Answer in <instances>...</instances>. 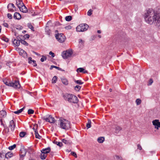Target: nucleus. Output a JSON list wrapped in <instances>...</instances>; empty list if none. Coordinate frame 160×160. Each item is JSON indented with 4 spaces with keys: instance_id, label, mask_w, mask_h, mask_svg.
Here are the masks:
<instances>
[{
    "instance_id": "obj_1",
    "label": "nucleus",
    "mask_w": 160,
    "mask_h": 160,
    "mask_svg": "<svg viewBox=\"0 0 160 160\" xmlns=\"http://www.w3.org/2000/svg\"><path fill=\"white\" fill-rule=\"evenodd\" d=\"M144 18L147 23L153 24L156 28L160 29V16L155 10L152 8L146 10Z\"/></svg>"
},
{
    "instance_id": "obj_2",
    "label": "nucleus",
    "mask_w": 160,
    "mask_h": 160,
    "mask_svg": "<svg viewBox=\"0 0 160 160\" xmlns=\"http://www.w3.org/2000/svg\"><path fill=\"white\" fill-rule=\"evenodd\" d=\"M63 97L65 101L69 102L77 103L78 102V98L72 94L66 93L63 95Z\"/></svg>"
},
{
    "instance_id": "obj_3",
    "label": "nucleus",
    "mask_w": 160,
    "mask_h": 160,
    "mask_svg": "<svg viewBox=\"0 0 160 160\" xmlns=\"http://www.w3.org/2000/svg\"><path fill=\"white\" fill-rule=\"evenodd\" d=\"M60 127L64 129H68L71 128L70 122L64 119H60L59 120Z\"/></svg>"
},
{
    "instance_id": "obj_4",
    "label": "nucleus",
    "mask_w": 160,
    "mask_h": 160,
    "mask_svg": "<svg viewBox=\"0 0 160 160\" xmlns=\"http://www.w3.org/2000/svg\"><path fill=\"white\" fill-rule=\"evenodd\" d=\"M3 82L6 85L12 86L15 88H19L20 87V85L18 81H15L14 82H10L7 80L3 79Z\"/></svg>"
},
{
    "instance_id": "obj_5",
    "label": "nucleus",
    "mask_w": 160,
    "mask_h": 160,
    "mask_svg": "<svg viewBox=\"0 0 160 160\" xmlns=\"http://www.w3.org/2000/svg\"><path fill=\"white\" fill-rule=\"evenodd\" d=\"M89 26L86 24H81L78 25L76 28V30L77 32H83L87 30Z\"/></svg>"
},
{
    "instance_id": "obj_6",
    "label": "nucleus",
    "mask_w": 160,
    "mask_h": 160,
    "mask_svg": "<svg viewBox=\"0 0 160 160\" xmlns=\"http://www.w3.org/2000/svg\"><path fill=\"white\" fill-rule=\"evenodd\" d=\"M73 53L72 50L69 49L66 51H64L62 53V56L64 59H67L70 57Z\"/></svg>"
},
{
    "instance_id": "obj_7",
    "label": "nucleus",
    "mask_w": 160,
    "mask_h": 160,
    "mask_svg": "<svg viewBox=\"0 0 160 160\" xmlns=\"http://www.w3.org/2000/svg\"><path fill=\"white\" fill-rule=\"evenodd\" d=\"M42 119L45 120L46 122H49L51 123H54L55 122V118L51 115H48L42 118Z\"/></svg>"
},
{
    "instance_id": "obj_8",
    "label": "nucleus",
    "mask_w": 160,
    "mask_h": 160,
    "mask_svg": "<svg viewBox=\"0 0 160 160\" xmlns=\"http://www.w3.org/2000/svg\"><path fill=\"white\" fill-rule=\"evenodd\" d=\"M55 37L57 40L61 43L64 42L66 39L65 36L62 33L56 34Z\"/></svg>"
},
{
    "instance_id": "obj_9",
    "label": "nucleus",
    "mask_w": 160,
    "mask_h": 160,
    "mask_svg": "<svg viewBox=\"0 0 160 160\" xmlns=\"http://www.w3.org/2000/svg\"><path fill=\"white\" fill-rule=\"evenodd\" d=\"M16 50L19 52V54L21 56H22L24 58H26L27 57V53L23 50L19 48H17L16 49Z\"/></svg>"
},
{
    "instance_id": "obj_10",
    "label": "nucleus",
    "mask_w": 160,
    "mask_h": 160,
    "mask_svg": "<svg viewBox=\"0 0 160 160\" xmlns=\"http://www.w3.org/2000/svg\"><path fill=\"white\" fill-rule=\"evenodd\" d=\"M0 121L1 122V125H3L4 128L2 132L3 134L4 135H6L9 132V128L6 125H4L3 123L2 119H0Z\"/></svg>"
},
{
    "instance_id": "obj_11",
    "label": "nucleus",
    "mask_w": 160,
    "mask_h": 160,
    "mask_svg": "<svg viewBox=\"0 0 160 160\" xmlns=\"http://www.w3.org/2000/svg\"><path fill=\"white\" fill-rule=\"evenodd\" d=\"M8 11L10 12H13L16 10V7L12 3H10L8 4Z\"/></svg>"
},
{
    "instance_id": "obj_12",
    "label": "nucleus",
    "mask_w": 160,
    "mask_h": 160,
    "mask_svg": "<svg viewBox=\"0 0 160 160\" xmlns=\"http://www.w3.org/2000/svg\"><path fill=\"white\" fill-rule=\"evenodd\" d=\"M153 125L155 126V128L158 129V128L160 127V122L158 120L156 119L152 122Z\"/></svg>"
},
{
    "instance_id": "obj_13",
    "label": "nucleus",
    "mask_w": 160,
    "mask_h": 160,
    "mask_svg": "<svg viewBox=\"0 0 160 160\" xmlns=\"http://www.w3.org/2000/svg\"><path fill=\"white\" fill-rule=\"evenodd\" d=\"M15 126V125L14 121L13 120H12L10 121L9 126L8 127V128H10L11 131H13L14 129Z\"/></svg>"
},
{
    "instance_id": "obj_14",
    "label": "nucleus",
    "mask_w": 160,
    "mask_h": 160,
    "mask_svg": "<svg viewBox=\"0 0 160 160\" xmlns=\"http://www.w3.org/2000/svg\"><path fill=\"white\" fill-rule=\"evenodd\" d=\"M27 151L25 148H22L21 149L20 151V155L21 157H23L26 154Z\"/></svg>"
},
{
    "instance_id": "obj_15",
    "label": "nucleus",
    "mask_w": 160,
    "mask_h": 160,
    "mask_svg": "<svg viewBox=\"0 0 160 160\" xmlns=\"http://www.w3.org/2000/svg\"><path fill=\"white\" fill-rule=\"evenodd\" d=\"M13 42L14 45H15L17 46H18L20 44V40L19 39V38L18 37H17V39H14Z\"/></svg>"
},
{
    "instance_id": "obj_16",
    "label": "nucleus",
    "mask_w": 160,
    "mask_h": 160,
    "mask_svg": "<svg viewBox=\"0 0 160 160\" xmlns=\"http://www.w3.org/2000/svg\"><path fill=\"white\" fill-rule=\"evenodd\" d=\"M19 9L23 13H26L28 12L27 8L24 4Z\"/></svg>"
},
{
    "instance_id": "obj_17",
    "label": "nucleus",
    "mask_w": 160,
    "mask_h": 160,
    "mask_svg": "<svg viewBox=\"0 0 160 160\" xmlns=\"http://www.w3.org/2000/svg\"><path fill=\"white\" fill-rule=\"evenodd\" d=\"M113 128L115 129V132L116 133H118L122 129V128L120 126L118 125L114 126Z\"/></svg>"
},
{
    "instance_id": "obj_18",
    "label": "nucleus",
    "mask_w": 160,
    "mask_h": 160,
    "mask_svg": "<svg viewBox=\"0 0 160 160\" xmlns=\"http://www.w3.org/2000/svg\"><path fill=\"white\" fill-rule=\"evenodd\" d=\"M50 148L48 147V148L42 149L41 151V152H43L47 155V154L50 152Z\"/></svg>"
},
{
    "instance_id": "obj_19",
    "label": "nucleus",
    "mask_w": 160,
    "mask_h": 160,
    "mask_svg": "<svg viewBox=\"0 0 160 160\" xmlns=\"http://www.w3.org/2000/svg\"><path fill=\"white\" fill-rule=\"evenodd\" d=\"M13 17L15 19L19 20L21 18V16L19 13L16 12L14 13Z\"/></svg>"
},
{
    "instance_id": "obj_20",
    "label": "nucleus",
    "mask_w": 160,
    "mask_h": 160,
    "mask_svg": "<svg viewBox=\"0 0 160 160\" xmlns=\"http://www.w3.org/2000/svg\"><path fill=\"white\" fill-rule=\"evenodd\" d=\"M16 4L19 8L24 5L23 2L21 0H18V1H17Z\"/></svg>"
},
{
    "instance_id": "obj_21",
    "label": "nucleus",
    "mask_w": 160,
    "mask_h": 160,
    "mask_svg": "<svg viewBox=\"0 0 160 160\" xmlns=\"http://www.w3.org/2000/svg\"><path fill=\"white\" fill-rule=\"evenodd\" d=\"M13 156V154L11 152H8L7 153L5 154V157L6 158L8 159L9 158L11 157H12Z\"/></svg>"
},
{
    "instance_id": "obj_22",
    "label": "nucleus",
    "mask_w": 160,
    "mask_h": 160,
    "mask_svg": "<svg viewBox=\"0 0 160 160\" xmlns=\"http://www.w3.org/2000/svg\"><path fill=\"white\" fill-rule=\"evenodd\" d=\"M62 141L63 143L67 145H69L71 143V142L70 141L67 140L65 139H63Z\"/></svg>"
},
{
    "instance_id": "obj_23",
    "label": "nucleus",
    "mask_w": 160,
    "mask_h": 160,
    "mask_svg": "<svg viewBox=\"0 0 160 160\" xmlns=\"http://www.w3.org/2000/svg\"><path fill=\"white\" fill-rule=\"evenodd\" d=\"M47 156V155L46 154L42 152L40 155V158L42 160L45 159Z\"/></svg>"
},
{
    "instance_id": "obj_24",
    "label": "nucleus",
    "mask_w": 160,
    "mask_h": 160,
    "mask_svg": "<svg viewBox=\"0 0 160 160\" xmlns=\"http://www.w3.org/2000/svg\"><path fill=\"white\" fill-rule=\"evenodd\" d=\"M104 140V138L103 137H100L97 139L98 142L100 143H102Z\"/></svg>"
},
{
    "instance_id": "obj_25",
    "label": "nucleus",
    "mask_w": 160,
    "mask_h": 160,
    "mask_svg": "<svg viewBox=\"0 0 160 160\" xmlns=\"http://www.w3.org/2000/svg\"><path fill=\"white\" fill-rule=\"evenodd\" d=\"M62 83L65 85H67L68 82L66 78H62L61 79Z\"/></svg>"
},
{
    "instance_id": "obj_26",
    "label": "nucleus",
    "mask_w": 160,
    "mask_h": 160,
    "mask_svg": "<svg viewBox=\"0 0 160 160\" xmlns=\"http://www.w3.org/2000/svg\"><path fill=\"white\" fill-rule=\"evenodd\" d=\"M35 136L36 138L41 139L42 137L41 136H40L39 134H38V132L37 131H35Z\"/></svg>"
},
{
    "instance_id": "obj_27",
    "label": "nucleus",
    "mask_w": 160,
    "mask_h": 160,
    "mask_svg": "<svg viewBox=\"0 0 160 160\" xmlns=\"http://www.w3.org/2000/svg\"><path fill=\"white\" fill-rule=\"evenodd\" d=\"M24 108V107L22 108L17 111L14 112H13L15 114H19L21 113L22 111Z\"/></svg>"
},
{
    "instance_id": "obj_28",
    "label": "nucleus",
    "mask_w": 160,
    "mask_h": 160,
    "mask_svg": "<svg viewBox=\"0 0 160 160\" xmlns=\"http://www.w3.org/2000/svg\"><path fill=\"white\" fill-rule=\"evenodd\" d=\"M0 114L3 117H5L6 115V112L5 111H1L0 112Z\"/></svg>"
},
{
    "instance_id": "obj_29",
    "label": "nucleus",
    "mask_w": 160,
    "mask_h": 160,
    "mask_svg": "<svg viewBox=\"0 0 160 160\" xmlns=\"http://www.w3.org/2000/svg\"><path fill=\"white\" fill-rule=\"evenodd\" d=\"M53 142L60 147H62V143L61 142H58L57 141H55Z\"/></svg>"
},
{
    "instance_id": "obj_30",
    "label": "nucleus",
    "mask_w": 160,
    "mask_h": 160,
    "mask_svg": "<svg viewBox=\"0 0 160 160\" xmlns=\"http://www.w3.org/2000/svg\"><path fill=\"white\" fill-rule=\"evenodd\" d=\"M20 42L22 44L25 46H28V44L25 40H23L20 39Z\"/></svg>"
},
{
    "instance_id": "obj_31",
    "label": "nucleus",
    "mask_w": 160,
    "mask_h": 160,
    "mask_svg": "<svg viewBox=\"0 0 160 160\" xmlns=\"http://www.w3.org/2000/svg\"><path fill=\"white\" fill-rule=\"evenodd\" d=\"M86 126L88 129L91 127V121L90 120H88V122Z\"/></svg>"
},
{
    "instance_id": "obj_32",
    "label": "nucleus",
    "mask_w": 160,
    "mask_h": 160,
    "mask_svg": "<svg viewBox=\"0 0 160 160\" xmlns=\"http://www.w3.org/2000/svg\"><path fill=\"white\" fill-rule=\"evenodd\" d=\"M65 20L67 21H70L72 20V17L71 16H68L66 17Z\"/></svg>"
},
{
    "instance_id": "obj_33",
    "label": "nucleus",
    "mask_w": 160,
    "mask_h": 160,
    "mask_svg": "<svg viewBox=\"0 0 160 160\" xmlns=\"http://www.w3.org/2000/svg\"><path fill=\"white\" fill-rule=\"evenodd\" d=\"M57 77L56 76H54L52 78V83H55L56 82L57 80Z\"/></svg>"
},
{
    "instance_id": "obj_34",
    "label": "nucleus",
    "mask_w": 160,
    "mask_h": 160,
    "mask_svg": "<svg viewBox=\"0 0 160 160\" xmlns=\"http://www.w3.org/2000/svg\"><path fill=\"white\" fill-rule=\"evenodd\" d=\"M26 135V133L25 132H22L20 133L19 136L20 137L23 138Z\"/></svg>"
},
{
    "instance_id": "obj_35",
    "label": "nucleus",
    "mask_w": 160,
    "mask_h": 160,
    "mask_svg": "<svg viewBox=\"0 0 160 160\" xmlns=\"http://www.w3.org/2000/svg\"><path fill=\"white\" fill-rule=\"evenodd\" d=\"M84 70V69L82 68H79L77 69V72H83Z\"/></svg>"
},
{
    "instance_id": "obj_36",
    "label": "nucleus",
    "mask_w": 160,
    "mask_h": 160,
    "mask_svg": "<svg viewBox=\"0 0 160 160\" xmlns=\"http://www.w3.org/2000/svg\"><path fill=\"white\" fill-rule=\"evenodd\" d=\"M153 82V80L152 79L150 78L148 82V83L147 84L148 86H150L152 85V83Z\"/></svg>"
},
{
    "instance_id": "obj_37",
    "label": "nucleus",
    "mask_w": 160,
    "mask_h": 160,
    "mask_svg": "<svg viewBox=\"0 0 160 160\" xmlns=\"http://www.w3.org/2000/svg\"><path fill=\"white\" fill-rule=\"evenodd\" d=\"M16 147V145L14 144L12 146L9 147L8 148L10 150H12Z\"/></svg>"
},
{
    "instance_id": "obj_38",
    "label": "nucleus",
    "mask_w": 160,
    "mask_h": 160,
    "mask_svg": "<svg viewBox=\"0 0 160 160\" xmlns=\"http://www.w3.org/2000/svg\"><path fill=\"white\" fill-rule=\"evenodd\" d=\"M75 82L77 84H78L79 85H81L83 83V82H82L81 80H75Z\"/></svg>"
},
{
    "instance_id": "obj_39",
    "label": "nucleus",
    "mask_w": 160,
    "mask_h": 160,
    "mask_svg": "<svg viewBox=\"0 0 160 160\" xmlns=\"http://www.w3.org/2000/svg\"><path fill=\"white\" fill-rule=\"evenodd\" d=\"M34 112V110L31 109H29L28 110V114H32Z\"/></svg>"
},
{
    "instance_id": "obj_40",
    "label": "nucleus",
    "mask_w": 160,
    "mask_h": 160,
    "mask_svg": "<svg viewBox=\"0 0 160 160\" xmlns=\"http://www.w3.org/2000/svg\"><path fill=\"white\" fill-rule=\"evenodd\" d=\"M38 127V125L37 124H35L34 125V127L33 128V129L34 130V132H35V131H37V129Z\"/></svg>"
},
{
    "instance_id": "obj_41",
    "label": "nucleus",
    "mask_w": 160,
    "mask_h": 160,
    "mask_svg": "<svg viewBox=\"0 0 160 160\" xmlns=\"http://www.w3.org/2000/svg\"><path fill=\"white\" fill-rule=\"evenodd\" d=\"M81 87L79 85H77L75 87V89L76 91H78L81 88Z\"/></svg>"
},
{
    "instance_id": "obj_42",
    "label": "nucleus",
    "mask_w": 160,
    "mask_h": 160,
    "mask_svg": "<svg viewBox=\"0 0 160 160\" xmlns=\"http://www.w3.org/2000/svg\"><path fill=\"white\" fill-rule=\"evenodd\" d=\"M47 59V58L46 57L42 56V58L41 59V61L42 62H43L44 61L46 60Z\"/></svg>"
},
{
    "instance_id": "obj_43",
    "label": "nucleus",
    "mask_w": 160,
    "mask_h": 160,
    "mask_svg": "<svg viewBox=\"0 0 160 160\" xmlns=\"http://www.w3.org/2000/svg\"><path fill=\"white\" fill-rule=\"evenodd\" d=\"M28 28H30V29H31L32 31H34V28L32 26V25H31L30 24H28Z\"/></svg>"
},
{
    "instance_id": "obj_44",
    "label": "nucleus",
    "mask_w": 160,
    "mask_h": 160,
    "mask_svg": "<svg viewBox=\"0 0 160 160\" xmlns=\"http://www.w3.org/2000/svg\"><path fill=\"white\" fill-rule=\"evenodd\" d=\"M2 40L6 42H8L9 41V39L8 38L5 37H2Z\"/></svg>"
},
{
    "instance_id": "obj_45",
    "label": "nucleus",
    "mask_w": 160,
    "mask_h": 160,
    "mask_svg": "<svg viewBox=\"0 0 160 160\" xmlns=\"http://www.w3.org/2000/svg\"><path fill=\"white\" fill-rule=\"evenodd\" d=\"M55 68L59 70H60V69H61V68H60L59 67H58L57 66H53V65H52L51 66L50 68V69H52V68Z\"/></svg>"
},
{
    "instance_id": "obj_46",
    "label": "nucleus",
    "mask_w": 160,
    "mask_h": 160,
    "mask_svg": "<svg viewBox=\"0 0 160 160\" xmlns=\"http://www.w3.org/2000/svg\"><path fill=\"white\" fill-rule=\"evenodd\" d=\"M92 11L91 9H90L87 12V14L88 16H90L92 14Z\"/></svg>"
},
{
    "instance_id": "obj_47",
    "label": "nucleus",
    "mask_w": 160,
    "mask_h": 160,
    "mask_svg": "<svg viewBox=\"0 0 160 160\" xmlns=\"http://www.w3.org/2000/svg\"><path fill=\"white\" fill-rule=\"evenodd\" d=\"M72 155L74 156L75 158H77V156L76 152H72L71 153Z\"/></svg>"
},
{
    "instance_id": "obj_48",
    "label": "nucleus",
    "mask_w": 160,
    "mask_h": 160,
    "mask_svg": "<svg viewBox=\"0 0 160 160\" xmlns=\"http://www.w3.org/2000/svg\"><path fill=\"white\" fill-rule=\"evenodd\" d=\"M136 102L137 105H139L140 104V99L138 98L136 99Z\"/></svg>"
},
{
    "instance_id": "obj_49",
    "label": "nucleus",
    "mask_w": 160,
    "mask_h": 160,
    "mask_svg": "<svg viewBox=\"0 0 160 160\" xmlns=\"http://www.w3.org/2000/svg\"><path fill=\"white\" fill-rule=\"evenodd\" d=\"M23 38L25 39H28L29 38V35L28 34H25L23 36Z\"/></svg>"
},
{
    "instance_id": "obj_50",
    "label": "nucleus",
    "mask_w": 160,
    "mask_h": 160,
    "mask_svg": "<svg viewBox=\"0 0 160 160\" xmlns=\"http://www.w3.org/2000/svg\"><path fill=\"white\" fill-rule=\"evenodd\" d=\"M115 157L116 159H119L120 160H122V158L121 157H120L118 156H116Z\"/></svg>"
},
{
    "instance_id": "obj_51",
    "label": "nucleus",
    "mask_w": 160,
    "mask_h": 160,
    "mask_svg": "<svg viewBox=\"0 0 160 160\" xmlns=\"http://www.w3.org/2000/svg\"><path fill=\"white\" fill-rule=\"evenodd\" d=\"M72 27L70 25L65 27V28L67 30H69L71 29Z\"/></svg>"
},
{
    "instance_id": "obj_52",
    "label": "nucleus",
    "mask_w": 160,
    "mask_h": 160,
    "mask_svg": "<svg viewBox=\"0 0 160 160\" xmlns=\"http://www.w3.org/2000/svg\"><path fill=\"white\" fill-rule=\"evenodd\" d=\"M49 54L50 55H51L52 57L53 58L54 57L55 55L54 53L50 51L49 52Z\"/></svg>"
},
{
    "instance_id": "obj_53",
    "label": "nucleus",
    "mask_w": 160,
    "mask_h": 160,
    "mask_svg": "<svg viewBox=\"0 0 160 160\" xmlns=\"http://www.w3.org/2000/svg\"><path fill=\"white\" fill-rule=\"evenodd\" d=\"M32 58L31 57H29L28 58V62L30 63H31L32 61Z\"/></svg>"
},
{
    "instance_id": "obj_54",
    "label": "nucleus",
    "mask_w": 160,
    "mask_h": 160,
    "mask_svg": "<svg viewBox=\"0 0 160 160\" xmlns=\"http://www.w3.org/2000/svg\"><path fill=\"white\" fill-rule=\"evenodd\" d=\"M7 16H8V18L9 19H11L12 18V15L10 13H8L7 14Z\"/></svg>"
},
{
    "instance_id": "obj_55",
    "label": "nucleus",
    "mask_w": 160,
    "mask_h": 160,
    "mask_svg": "<svg viewBox=\"0 0 160 160\" xmlns=\"http://www.w3.org/2000/svg\"><path fill=\"white\" fill-rule=\"evenodd\" d=\"M32 62L33 63V66L35 67L37 66V64L36 63V61L32 60Z\"/></svg>"
},
{
    "instance_id": "obj_56",
    "label": "nucleus",
    "mask_w": 160,
    "mask_h": 160,
    "mask_svg": "<svg viewBox=\"0 0 160 160\" xmlns=\"http://www.w3.org/2000/svg\"><path fill=\"white\" fill-rule=\"evenodd\" d=\"M3 26L6 27L8 28V24L6 23H4L3 24Z\"/></svg>"
},
{
    "instance_id": "obj_57",
    "label": "nucleus",
    "mask_w": 160,
    "mask_h": 160,
    "mask_svg": "<svg viewBox=\"0 0 160 160\" xmlns=\"http://www.w3.org/2000/svg\"><path fill=\"white\" fill-rule=\"evenodd\" d=\"M79 43H83V41L81 39H80L79 40Z\"/></svg>"
},
{
    "instance_id": "obj_58",
    "label": "nucleus",
    "mask_w": 160,
    "mask_h": 160,
    "mask_svg": "<svg viewBox=\"0 0 160 160\" xmlns=\"http://www.w3.org/2000/svg\"><path fill=\"white\" fill-rule=\"evenodd\" d=\"M83 72L84 73H88V71L87 70H84Z\"/></svg>"
},
{
    "instance_id": "obj_59",
    "label": "nucleus",
    "mask_w": 160,
    "mask_h": 160,
    "mask_svg": "<svg viewBox=\"0 0 160 160\" xmlns=\"http://www.w3.org/2000/svg\"><path fill=\"white\" fill-rule=\"evenodd\" d=\"M97 32L98 33H101V31L100 30H98L97 31Z\"/></svg>"
},
{
    "instance_id": "obj_60",
    "label": "nucleus",
    "mask_w": 160,
    "mask_h": 160,
    "mask_svg": "<svg viewBox=\"0 0 160 160\" xmlns=\"http://www.w3.org/2000/svg\"><path fill=\"white\" fill-rule=\"evenodd\" d=\"M140 148H141V152H144V151H143V150H142V148H141V147Z\"/></svg>"
},
{
    "instance_id": "obj_61",
    "label": "nucleus",
    "mask_w": 160,
    "mask_h": 160,
    "mask_svg": "<svg viewBox=\"0 0 160 160\" xmlns=\"http://www.w3.org/2000/svg\"><path fill=\"white\" fill-rule=\"evenodd\" d=\"M48 27H47L46 28H45V30H46V31L47 30H48Z\"/></svg>"
},
{
    "instance_id": "obj_62",
    "label": "nucleus",
    "mask_w": 160,
    "mask_h": 160,
    "mask_svg": "<svg viewBox=\"0 0 160 160\" xmlns=\"http://www.w3.org/2000/svg\"><path fill=\"white\" fill-rule=\"evenodd\" d=\"M98 37L99 38H101V36L100 35H98Z\"/></svg>"
},
{
    "instance_id": "obj_63",
    "label": "nucleus",
    "mask_w": 160,
    "mask_h": 160,
    "mask_svg": "<svg viewBox=\"0 0 160 160\" xmlns=\"http://www.w3.org/2000/svg\"><path fill=\"white\" fill-rule=\"evenodd\" d=\"M26 32V31H23L22 32L23 33H25V32Z\"/></svg>"
},
{
    "instance_id": "obj_64",
    "label": "nucleus",
    "mask_w": 160,
    "mask_h": 160,
    "mask_svg": "<svg viewBox=\"0 0 160 160\" xmlns=\"http://www.w3.org/2000/svg\"><path fill=\"white\" fill-rule=\"evenodd\" d=\"M34 53L36 54V55H38V53H37V52H35Z\"/></svg>"
}]
</instances>
